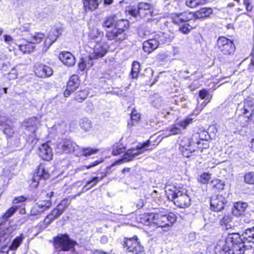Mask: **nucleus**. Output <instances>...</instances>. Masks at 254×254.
Wrapping results in <instances>:
<instances>
[{"label": "nucleus", "mask_w": 254, "mask_h": 254, "mask_svg": "<svg viewBox=\"0 0 254 254\" xmlns=\"http://www.w3.org/2000/svg\"><path fill=\"white\" fill-rule=\"evenodd\" d=\"M207 132H202L200 134L195 133L191 138L183 137L180 142V150L185 157H190L192 155L201 156L202 153L207 152L209 145Z\"/></svg>", "instance_id": "f257e3e1"}, {"label": "nucleus", "mask_w": 254, "mask_h": 254, "mask_svg": "<svg viewBox=\"0 0 254 254\" xmlns=\"http://www.w3.org/2000/svg\"><path fill=\"white\" fill-rule=\"evenodd\" d=\"M176 219L174 213L166 215L162 212L150 213L144 214L140 218V222L153 230L158 227L167 228L169 230Z\"/></svg>", "instance_id": "f03ea898"}, {"label": "nucleus", "mask_w": 254, "mask_h": 254, "mask_svg": "<svg viewBox=\"0 0 254 254\" xmlns=\"http://www.w3.org/2000/svg\"><path fill=\"white\" fill-rule=\"evenodd\" d=\"M166 195L169 200L180 208H186L190 204V199L186 190L180 187L169 186L166 187Z\"/></svg>", "instance_id": "7ed1b4c3"}, {"label": "nucleus", "mask_w": 254, "mask_h": 254, "mask_svg": "<svg viewBox=\"0 0 254 254\" xmlns=\"http://www.w3.org/2000/svg\"><path fill=\"white\" fill-rule=\"evenodd\" d=\"M53 245L56 250L71 252L74 250L77 243L70 239L66 234H59L53 238Z\"/></svg>", "instance_id": "20e7f679"}, {"label": "nucleus", "mask_w": 254, "mask_h": 254, "mask_svg": "<svg viewBox=\"0 0 254 254\" xmlns=\"http://www.w3.org/2000/svg\"><path fill=\"white\" fill-rule=\"evenodd\" d=\"M150 144V141H146L145 142L138 145L136 148H132L129 149L124 155L123 159H120L116 161L112 164V166L119 165L123 162H128L133 160V159L136 156L143 153L144 151L147 150L146 147L149 146Z\"/></svg>", "instance_id": "39448f33"}, {"label": "nucleus", "mask_w": 254, "mask_h": 254, "mask_svg": "<svg viewBox=\"0 0 254 254\" xmlns=\"http://www.w3.org/2000/svg\"><path fill=\"white\" fill-rule=\"evenodd\" d=\"M54 195V192L51 191L46 194V200L39 201L31 209L30 214L36 216L41 214L44 211L49 209L52 206L51 198Z\"/></svg>", "instance_id": "423d86ee"}, {"label": "nucleus", "mask_w": 254, "mask_h": 254, "mask_svg": "<svg viewBox=\"0 0 254 254\" xmlns=\"http://www.w3.org/2000/svg\"><path fill=\"white\" fill-rule=\"evenodd\" d=\"M217 47L220 52L224 55H230L234 53L235 45L229 39L221 37L217 40Z\"/></svg>", "instance_id": "0eeeda50"}, {"label": "nucleus", "mask_w": 254, "mask_h": 254, "mask_svg": "<svg viewBox=\"0 0 254 254\" xmlns=\"http://www.w3.org/2000/svg\"><path fill=\"white\" fill-rule=\"evenodd\" d=\"M108 48V45L105 42L100 41L96 43L89 52V59L92 60L103 57L106 54Z\"/></svg>", "instance_id": "6e6552de"}, {"label": "nucleus", "mask_w": 254, "mask_h": 254, "mask_svg": "<svg viewBox=\"0 0 254 254\" xmlns=\"http://www.w3.org/2000/svg\"><path fill=\"white\" fill-rule=\"evenodd\" d=\"M69 204V202L68 199H65L62 200L61 203L59 204L47 216L44 220L45 222L46 223H50L54 219L59 217L63 214Z\"/></svg>", "instance_id": "1a4fd4ad"}, {"label": "nucleus", "mask_w": 254, "mask_h": 254, "mask_svg": "<svg viewBox=\"0 0 254 254\" xmlns=\"http://www.w3.org/2000/svg\"><path fill=\"white\" fill-rule=\"evenodd\" d=\"M75 143L69 139H65L59 142L57 145V152L62 153H71L78 148Z\"/></svg>", "instance_id": "9d476101"}, {"label": "nucleus", "mask_w": 254, "mask_h": 254, "mask_svg": "<svg viewBox=\"0 0 254 254\" xmlns=\"http://www.w3.org/2000/svg\"><path fill=\"white\" fill-rule=\"evenodd\" d=\"M231 237L228 238L226 240V244L223 250L230 254H242L244 253V244L243 243H233Z\"/></svg>", "instance_id": "9b49d317"}, {"label": "nucleus", "mask_w": 254, "mask_h": 254, "mask_svg": "<svg viewBox=\"0 0 254 254\" xmlns=\"http://www.w3.org/2000/svg\"><path fill=\"white\" fill-rule=\"evenodd\" d=\"M124 248H127L126 251L128 252L138 254L143 251V247L140 245L136 236L127 239L124 242Z\"/></svg>", "instance_id": "f8f14e48"}, {"label": "nucleus", "mask_w": 254, "mask_h": 254, "mask_svg": "<svg viewBox=\"0 0 254 254\" xmlns=\"http://www.w3.org/2000/svg\"><path fill=\"white\" fill-rule=\"evenodd\" d=\"M49 177L48 172L46 171L44 165L40 164L36 172L34 173L30 184L31 188H36L38 187L41 179L46 180Z\"/></svg>", "instance_id": "ddd939ff"}, {"label": "nucleus", "mask_w": 254, "mask_h": 254, "mask_svg": "<svg viewBox=\"0 0 254 254\" xmlns=\"http://www.w3.org/2000/svg\"><path fill=\"white\" fill-rule=\"evenodd\" d=\"M171 18L173 23L180 24L188 23L194 18L193 13L184 12L179 13H172L171 14Z\"/></svg>", "instance_id": "4468645a"}, {"label": "nucleus", "mask_w": 254, "mask_h": 254, "mask_svg": "<svg viewBox=\"0 0 254 254\" xmlns=\"http://www.w3.org/2000/svg\"><path fill=\"white\" fill-rule=\"evenodd\" d=\"M138 13L140 17L149 20L153 13V6L149 3L141 2L138 4Z\"/></svg>", "instance_id": "2eb2a0df"}, {"label": "nucleus", "mask_w": 254, "mask_h": 254, "mask_svg": "<svg viewBox=\"0 0 254 254\" xmlns=\"http://www.w3.org/2000/svg\"><path fill=\"white\" fill-rule=\"evenodd\" d=\"M226 201L222 195H216L212 196L210 200L211 209L215 211H220L224 208Z\"/></svg>", "instance_id": "dca6fc26"}, {"label": "nucleus", "mask_w": 254, "mask_h": 254, "mask_svg": "<svg viewBox=\"0 0 254 254\" xmlns=\"http://www.w3.org/2000/svg\"><path fill=\"white\" fill-rule=\"evenodd\" d=\"M243 113L248 120H252L254 118V100L248 98L244 101Z\"/></svg>", "instance_id": "f3484780"}, {"label": "nucleus", "mask_w": 254, "mask_h": 254, "mask_svg": "<svg viewBox=\"0 0 254 254\" xmlns=\"http://www.w3.org/2000/svg\"><path fill=\"white\" fill-rule=\"evenodd\" d=\"M35 67V74L39 77H48L53 74V69L49 66L40 64L36 65Z\"/></svg>", "instance_id": "a211bd4d"}, {"label": "nucleus", "mask_w": 254, "mask_h": 254, "mask_svg": "<svg viewBox=\"0 0 254 254\" xmlns=\"http://www.w3.org/2000/svg\"><path fill=\"white\" fill-rule=\"evenodd\" d=\"M124 32V30L123 28H118L116 26V27L112 30L106 31V37L109 40L115 39L122 40L125 38Z\"/></svg>", "instance_id": "6ab92c4d"}, {"label": "nucleus", "mask_w": 254, "mask_h": 254, "mask_svg": "<svg viewBox=\"0 0 254 254\" xmlns=\"http://www.w3.org/2000/svg\"><path fill=\"white\" fill-rule=\"evenodd\" d=\"M39 155L43 160L49 161L53 157V150L48 143L42 144L39 148Z\"/></svg>", "instance_id": "aec40b11"}, {"label": "nucleus", "mask_w": 254, "mask_h": 254, "mask_svg": "<svg viewBox=\"0 0 254 254\" xmlns=\"http://www.w3.org/2000/svg\"><path fill=\"white\" fill-rule=\"evenodd\" d=\"M61 34V30L58 28L51 29L48 34V37L45 40L44 45L45 47L47 49L49 48L56 41Z\"/></svg>", "instance_id": "412c9836"}, {"label": "nucleus", "mask_w": 254, "mask_h": 254, "mask_svg": "<svg viewBox=\"0 0 254 254\" xmlns=\"http://www.w3.org/2000/svg\"><path fill=\"white\" fill-rule=\"evenodd\" d=\"M59 59L67 66H72L75 63L74 57L68 52H62L59 55Z\"/></svg>", "instance_id": "4be33fe9"}, {"label": "nucleus", "mask_w": 254, "mask_h": 254, "mask_svg": "<svg viewBox=\"0 0 254 254\" xmlns=\"http://www.w3.org/2000/svg\"><path fill=\"white\" fill-rule=\"evenodd\" d=\"M158 46V42L157 40H155L153 36L152 38L143 42V50L144 52L149 54L155 50Z\"/></svg>", "instance_id": "5701e85b"}, {"label": "nucleus", "mask_w": 254, "mask_h": 254, "mask_svg": "<svg viewBox=\"0 0 254 254\" xmlns=\"http://www.w3.org/2000/svg\"><path fill=\"white\" fill-rule=\"evenodd\" d=\"M199 97L201 99H205V101L203 102L200 105L198 104L197 105V110L200 111L209 102H210L212 95L209 94L206 90L202 89L199 92Z\"/></svg>", "instance_id": "b1692460"}, {"label": "nucleus", "mask_w": 254, "mask_h": 254, "mask_svg": "<svg viewBox=\"0 0 254 254\" xmlns=\"http://www.w3.org/2000/svg\"><path fill=\"white\" fill-rule=\"evenodd\" d=\"M248 204L244 202H237L234 203L232 212L236 216H241L248 207Z\"/></svg>", "instance_id": "393cba45"}, {"label": "nucleus", "mask_w": 254, "mask_h": 254, "mask_svg": "<svg viewBox=\"0 0 254 254\" xmlns=\"http://www.w3.org/2000/svg\"><path fill=\"white\" fill-rule=\"evenodd\" d=\"M158 42V45L160 44H169L172 41V38L168 33L159 32L153 36Z\"/></svg>", "instance_id": "a878e982"}, {"label": "nucleus", "mask_w": 254, "mask_h": 254, "mask_svg": "<svg viewBox=\"0 0 254 254\" xmlns=\"http://www.w3.org/2000/svg\"><path fill=\"white\" fill-rule=\"evenodd\" d=\"M85 11H94L98 9L100 4L99 0H82Z\"/></svg>", "instance_id": "bb28decb"}, {"label": "nucleus", "mask_w": 254, "mask_h": 254, "mask_svg": "<svg viewBox=\"0 0 254 254\" xmlns=\"http://www.w3.org/2000/svg\"><path fill=\"white\" fill-rule=\"evenodd\" d=\"M212 13L210 8L204 7L193 13L194 18H203L209 16Z\"/></svg>", "instance_id": "cd10ccee"}, {"label": "nucleus", "mask_w": 254, "mask_h": 254, "mask_svg": "<svg viewBox=\"0 0 254 254\" xmlns=\"http://www.w3.org/2000/svg\"><path fill=\"white\" fill-rule=\"evenodd\" d=\"M79 85V77L77 75H72L67 83L66 86L71 90L75 91Z\"/></svg>", "instance_id": "c85d7f7f"}, {"label": "nucleus", "mask_w": 254, "mask_h": 254, "mask_svg": "<svg viewBox=\"0 0 254 254\" xmlns=\"http://www.w3.org/2000/svg\"><path fill=\"white\" fill-rule=\"evenodd\" d=\"M45 38V35L42 33H35L30 37H27V40L28 42L32 43L33 45L38 44L42 42Z\"/></svg>", "instance_id": "c756f323"}, {"label": "nucleus", "mask_w": 254, "mask_h": 254, "mask_svg": "<svg viewBox=\"0 0 254 254\" xmlns=\"http://www.w3.org/2000/svg\"><path fill=\"white\" fill-rule=\"evenodd\" d=\"M80 128L85 131H90L92 128L91 121L87 118H82L79 122Z\"/></svg>", "instance_id": "7c9ffc66"}, {"label": "nucleus", "mask_w": 254, "mask_h": 254, "mask_svg": "<svg viewBox=\"0 0 254 254\" xmlns=\"http://www.w3.org/2000/svg\"><path fill=\"white\" fill-rule=\"evenodd\" d=\"M243 237L248 242L254 244V227L246 229L243 234Z\"/></svg>", "instance_id": "2f4dec72"}, {"label": "nucleus", "mask_w": 254, "mask_h": 254, "mask_svg": "<svg viewBox=\"0 0 254 254\" xmlns=\"http://www.w3.org/2000/svg\"><path fill=\"white\" fill-rule=\"evenodd\" d=\"M102 179H103L102 177H96L93 178L91 180L88 181L86 183V185H85L82 189V192H85V191L90 189L92 187L95 186L97 184V183L98 182L101 181L102 180Z\"/></svg>", "instance_id": "473e14b6"}, {"label": "nucleus", "mask_w": 254, "mask_h": 254, "mask_svg": "<svg viewBox=\"0 0 254 254\" xmlns=\"http://www.w3.org/2000/svg\"><path fill=\"white\" fill-rule=\"evenodd\" d=\"M103 35V32L96 27H92L90 28L89 36L91 39L102 37Z\"/></svg>", "instance_id": "72a5a7b5"}, {"label": "nucleus", "mask_w": 254, "mask_h": 254, "mask_svg": "<svg viewBox=\"0 0 254 254\" xmlns=\"http://www.w3.org/2000/svg\"><path fill=\"white\" fill-rule=\"evenodd\" d=\"M115 22V16L110 15L105 17L102 23L104 28H110L112 27Z\"/></svg>", "instance_id": "f704fd0d"}, {"label": "nucleus", "mask_w": 254, "mask_h": 254, "mask_svg": "<svg viewBox=\"0 0 254 254\" xmlns=\"http://www.w3.org/2000/svg\"><path fill=\"white\" fill-rule=\"evenodd\" d=\"M24 239V237L23 234H21L20 236L16 237L12 241L11 245L8 249V250H16L19 246L22 243L23 240Z\"/></svg>", "instance_id": "c9c22d12"}, {"label": "nucleus", "mask_w": 254, "mask_h": 254, "mask_svg": "<svg viewBox=\"0 0 254 254\" xmlns=\"http://www.w3.org/2000/svg\"><path fill=\"white\" fill-rule=\"evenodd\" d=\"M35 48L34 45L27 40V43L25 44H21L19 46L20 51L24 54L29 53L32 52Z\"/></svg>", "instance_id": "e433bc0d"}, {"label": "nucleus", "mask_w": 254, "mask_h": 254, "mask_svg": "<svg viewBox=\"0 0 254 254\" xmlns=\"http://www.w3.org/2000/svg\"><path fill=\"white\" fill-rule=\"evenodd\" d=\"M140 114H139L136 110H133L131 114V122L128 123V126L129 127H132L135 126L140 120Z\"/></svg>", "instance_id": "4c0bfd02"}, {"label": "nucleus", "mask_w": 254, "mask_h": 254, "mask_svg": "<svg viewBox=\"0 0 254 254\" xmlns=\"http://www.w3.org/2000/svg\"><path fill=\"white\" fill-rule=\"evenodd\" d=\"M15 230V228L14 226H9L8 227L6 228V229L4 230L0 233V241L2 240V239H7L9 237V236L13 233L14 231Z\"/></svg>", "instance_id": "58836bf2"}, {"label": "nucleus", "mask_w": 254, "mask_h": 254, "mask_svg": "<svg viewBox=\"0 0 254 254\" xmlns=\"http://www.w3.org/2000/svg\"><path fill=\"white\" fill-rule=\"evenodd\" d=\"M140 64L137 62H133L132 64V68L130 74L132 78H136L139 72Z\"/></svg>", "instance_id": "ea45409f"}, {"label": "nucleus", "mask_w": 254, "mask_h": 254, "mask_svg": "<svg viewBox=\"0 0 254 254\" xmlns=\"http://www.w3.org/2000/svg\"><path fill=\"white\" fill-rule=\"evenodd\" d=\"M205 0H187L186 4L190 7H195L205 3Z\"/></svg>", "instance_id": "a19ab883"}, {"label": "nucleus", "mask_w": 254, "mask_h": 254, "mask_svg": "<svg viewBox=\"0 0 254 254\" xmlns=\"http://www.w3.org/2000/svg\"><path fill=\"white\" fill-rule=\"evenodd\" d=\"M193 28V26L190 23H182V25L179 27V30L184 34H187L190 32Z\"/></svg>", "instance_id": "79ce46f5"}, {"label": "nucleus", "mask_w": 254, "mask_h": 254, "mask_svg": "<svg viewBox=\"0 0 254 254\" xmlns=\"http://www.w3.org/2000/svg\"><path fill=\"white\" fill-rule=\"evenodd\" d=\"M4 42L8 46L11 50L10 48H14L16 45V43L14 42V39L9 35H4L3 36Z\"/></svg>", "instance_id": "37998d69"}, {"label": "nucleus", "mask_w": 254, "mask_h": 254, "mask_svg": "<svg viewBox=\"0 0 254 254\" xmlns=\"http://www.w3.org/2000/svg\"><path fill=\"white\" fill-rule=\"evenodd\" d=\"M18 207L16 205H14L8 209L3 215L4 219H7L12 216L15 212L18 210Z\"/></svg>", "instance_id": "c03bdc74"}, {"label": "nucleus", "mask_w": 254, "mask_h": 254, "mask_svg": "<svg viewBox=\"0 0 254 254\" xmlns=\"http://www.w3.org/2000/svg\"><path fill=\"white\" fill-rule=\"evenodd\" d=\"M211 184L213 188L218 190H223L224 184V183L217 179H214L211 182Z\"/></svg>", "instance_id": "a18cd8bd"}, {"label": "nucleus", "mask_w": 254, "mask_h": 254, "mask_svg": "<svg viewBox=\"0 0 254 254\" xmlns=\"http://www.w3.org/2000/svg\"><path fill=\"white\" fill-rule=\"evenodd\" d=\"M193 120V118L189 117L183 120L178 121L177 124L183 128H186L188 126L192 123Z\"/></svg>", "instance_id": "49530a36"}, {"label": "nucleus", "mask_w": 254, "mask_h": 254, "mask_svg": "<svg viewBox=\"0 0 254 254\" xmlns=\"http://www.w3.org/2000/svg\"><path fill=\"white\" fill-rule=\"evenodd\" d=\"M245 182L248 184H254V173L249 172L244 176Z\"/></svg>", "instance_id": "de8ad7c7"}, {"label": "nucleus", "mask_w": 254, "mask_h": 254, "mask_svg": "<svg viewBox=\"0 0 254 254\" xmlns=\"http://www.w3.org/2000/svg\"><path fill=\"white\" fill-rule=\"evenodd\" d=\"M92 65V63H86V61L81 59L80 62L78 64V69L80 71H84L86 68L91 67Z\"/></svg>", "instance_id": "09e8293b"}, {"label": "nucleus", "mask_w": 254, "mask_h": 254, "mask_svg": "<svg viewBox=\"0 0 254 254\" xmlns=\"http://www.w3.org/2000/svg\"><path fill=\"white\" fill-rule=\"evenodd\" d=\"M232 221V217L230 215H225L221 220L220 224L222 225H225L227 227L226 229H228V226L229 227H231V224H230Z\"/></svg>", "instance_id": "8fccbe9b"}, {"label": "nucleus", "mask_w": 254, "mask_h": 254, "mask_svg": "<svg viewBox=\"0 0 254 254\" xmlns=\"http://www.w3.org/2000/svg\"><path fill=\"white\" fill-rule=\"evenodd\" d=\"M97 149H93L91 148H85L82 149V155L84 156H90L94 154L98 151Z\"/></svg>", "instance_id": "3c124183"}, {"label": "nucleus", "mask_w": 254, "mask_h": 254, "mask_svg": "<svg viewBox=\"0 0 254 254\" xmlns=\"http://www.w3.org/2000/svg\"><path fill=\"white\" fill-rule=\"evenodd\" d=\"M211 174L208 173H204L202 174L198 179V181L202 184H205L208 183L210 179Z\"/></svg>", "instance_id": "603ef678"}, {"label": "nucleus", "mask_w": 254, "mask_h": 254, "mask_svg": "<svg viewBox=\"0 0 254 254\" xmlns=\"http://www.w3.org/2000/svg\"><path fill=\"white\" fill-rule=\"evenodd\" d=\"M126 148L124 147H121L120 145L117 146L113 148L112 154L114 155H118L125 151Z\"/></svg>", "instance_id": "864d4df0"}, {"label": "nucleus", "mask_w": 254, "mask_h": 254, "mask_svg": "<svg viewBox=\"0 0 254 254\" xmlns=\"http://www.w3.org/2000/svg\"><path fill=\"white\" fill-rule=\"evenodd\" d=\"M30 123L32 124V128H33V129L32 130L33 131H35L37 125L39 123V121H38L36 118L34 117L28 120L27 124Z\"/></svg>", "instance_id": "5fc2aeb1"}, {"label": "nucleus", "mask_w": 254, "mask_h": 254, "mask_svg": "<svg viewBox=\"0 0 254 254\" xmlns=\"http://www.w3.org/2000/svg\"><path fill=\"white\" fill-rule=\"evenodd\" d=\"M3 132L7 136L10 137L13 135L14 130L12 127L8 126L4 128Z\"/></svg>", "instance_id": "6e6d98bb"}, {"label": "nucleus", "mask_w": 254, "mask_h": 254, "mask_svg": "<svg viewBox=\"0 0 254 254\" xmlns=\"http://www.w3.org/2000/svg\"><path fill=\"white\" fill-rule=\"evenodd\" d=\"M27 198L24 197L23 196H19L16 197H15L13 200V204H17L19 203H22L25 202Z\"/></svg>", "instance_id": "4d7b16f0"}, {"label": "nucleus", "mask_w": 254, "mask_h": 254, "mask_svg": "<svg viewBox=\"0 0 254 254\" xmlns=\"http://www.w3.org/2000/svg\"><path fill=\"white\" fill-rule=\"evenodd\" d=\"M181 130L180 128L174 127L170 129L169 135H175L181 133Z\"/></svg>", "instance_id": "13d9d810"}, {"label": "nucleus", "mask_w": 254, "mask_h": 254, "mask_svg": "<svg viewBox=\"0 0 254 254\" xmlns=\"http://www.w3.org/2000/svg\"><path fill=\"white\" fill-rule=\"evenodd\" d=\"M161 103L162 100L160 98H158L153 101L154 106L156 108H159L161 105Z\"/></svg>", "instance_id": "bf43d9fd"}, {"label": "nucleus", "mask_w": 254, "mask_h": 254, "mask_svg": "<svg viewBox=\"0 0 254 254\" xmlns=\"http://www.w3.org/2000/svg\"><path fill=\"white\" fill-rule=\"evenodd\" d=\"M249 70L251 72H254V57H252L251 62L249 66Z\"/></svg>", "instance_id": "052dcab7"}, {"label": "nucleus", "mask_w": 254, "mask_h": 254, "mask_svg": "<svg viewBox=\"0 0 254 254\" xmlns=\"http://www.w3.org/2000/svg\"><path fill=\"white\" fill-rule=\"evenodd\" d=\"M129 13L131 15H132V16H133L134 17H136V15L137 14H138V9L136 10L135 8H131L129 10Z\"/></svg>", "instance_id": "680f3d73"}, {"label": "nucleus", "mask_w": 254, "mask_h": 254, "mask_svg": "<svg viewBox=\"0 0 254 254\" xmlns=\"http://www.w3.org/2000/svg\"><path fill=\"white\" fill-rule=\"evenodd\" d=\"M101 162V161L99 162L98 161H95L91 163L88 166H83V167L85 168L86 169H89V168H90L91 167H94V166L97 165Z\"/></svg>", "instance_id": "e2e57ef3"}, {"label": "nucleus", "mask_w": 254, "mask_h": 254, "mask_svg": "<svg viewBox=\"0 0 254 254\" xmlns=\"http://www.w3.org/2000/svg\"><path fill=\"white\" fill-rule=\"evenodd\" d=\"M74 91V90H70L69 88H67V87L66 86V89H65V90L64 92V96L65 97H67L70 95L71 93H72Z\"/></svg>", "instance_id": "0e129e2a"}, {"label": "nucleus", "mask_w": 254, "mask_h": 254, "mask_svg": "<svg viewBox=\"0 0 254 254\" xmlns=\"http://www.w3.org/2000/svg\"><path fill=\"white\" fill-rule=\"evenodd\" d=\"M84 94L83 92H82V91L80 92L76 96V100H78L79 102H81L82 100L85 99V98H86V96L85 95H83V97L80 98L81 101L79 100V98L78 97L79 96H80L81 94Z\"/></svg>", "instance_id": "69168bd1"}, {"label": "nucleus", "mask_w": 254, "mask_h": 254, "mask_svg": "<svg viewBox=\"0 0 254 254\" xmlns=\"http://www.w3.org/2000/svg\"><path fill=\"white\" fill-rule=\"evenodd\" d=\"M113 0H104V5H110L113 3Z\"/></svg>", "instance_id": "338daca9"}, {"label": "nucleus", "mask_w": 254, "mask_h": 254, "mask_svg": "<svg viewBox=\"0 0 254 254\" xmlns=\"http://www.w3.org/2000/svg\"><path fill=\"white\" fill-rule=\"evenodd\" d=\"M251 150L254 152V138H253L251 142Z\"/></svg>", "instance_id": "774afa93"}]
</instances>
